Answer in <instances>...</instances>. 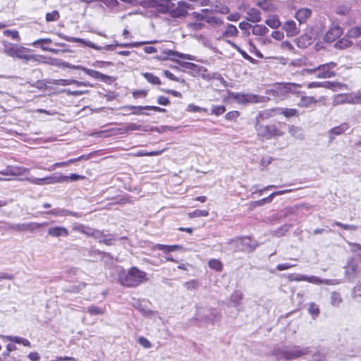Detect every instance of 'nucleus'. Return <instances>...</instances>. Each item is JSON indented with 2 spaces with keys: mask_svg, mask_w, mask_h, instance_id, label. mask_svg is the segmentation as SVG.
Here are the masks:
<instances>
[{
  "mask_svg": "<svg viewBox=\"0 0 361 361\" xmlns=\"http://www.w3.org/2000/svg\"><path fill=\"white\" fill-rule=\"evenodd\" d=\"M118 276L121 284L127 287H136L148 280L147 274L135 267H131L127 273H120Z\"/></svg>",
  "mask_w": 361,
  "mask_h": 361,
  "instance_id": "nucleus-1",
  "label": "nucleus"
},
{
  "mask_svg": "<svg viewBox=\"0 0 361 361\" xmlns=\"http://www.w3.org/2000/svg\"><path fill=\"white\" fill-rule=\"evenodd\" d=\"M2 43L4 45L3 52L11 57L24 59L27 61L32 60L38 62H42V59H44L43 56L27 55V49L25 47H20L7 41H3Z\"/></svg>",
  "mask_w": 361,
  "mask_h": 361,
  "instance_id": "nucleus-2",
  "label": "nucleus"
},
{
  "mask_svg": "<svg viewBox=\"0 0 361 361\" xmlns=\"http://www.w3.org/2000/svg\"><path fill=\"white\" fill-rule=\"evenodd\" d=\"M274 355L278 360H293L310 355L311 350L310 347L295 346L293 348L277 349L274 351Z\"/></svg>",
  "mask_w": 361,
  "mask_h": 361,
  "instance_id": "nucleus-3",
  "label": "nucleus"
},
{
  "mask_svg": "<svg viewBox=\"0 0 361 361\" xmlns=\"http://www.w3.org/2000/svg\"><path fill=\"white\" fill-rule=\"evenodd\" d=\"M336 66L334 62H330L326 64L319 65L312 69H304L303 71L309 73H315L317 78H329L335 75L332 71Z\"/></svg>",
  "mask_w": 361,
  "mask_h": 361,
  "instance_id": "nucleus-4",
  "label": "nucleus"
},
{
  "mask_svg": "<svg viewBox=\"0 0 361 361\" xmlns=\"http://www.w3.org/2000/svg\"><path fill=\"white\" fill-rule=\"evenodd\" d=\"M231 99H233L236 102L242 104L250 103H259L263 101V97L254 94H243V93H231L230 94Z\"/></svg>",
  "mask_w": 361,
  "mask_h": 361,
  "instance_id": "nucleus-5",
  "label": "nucleus"
},
{
  "mask_svg": "<svg viewBox=\"0 0 361 361\" xmlns=\"http://www.w3.org/2000/svg\"><path fill=\"white\" fill-rule=\"evenodd\" d=\"M257 134L259 136L270 139L271 137L276 135H281L280 130L275 125L270 126H259L257 128Z\"/></svg>",
  "mask_w": 361,
  "mask_h": 361,
  "instance_id": "nucleus-6",
  "label": "nucleus"
},
{
  "mask_svg": "<svg viewBox=\"0 0 361 361\" xmlns=\"http://www.w3.org/2000/svg\"><path fill=\"white\" fill-rule=\"evenodd\" d=\"M46 223H37V222H30L25 224H18L11 225L10 228L15 230L16 231H30L34 232L35 231L39 229L42 226L45 225Z\"/></svg>",
  "mask_w": 361,
  "mask_h": 361,
  "instance_id": "nucleus-7",
  "label": "nucleus"
},
{
  "mask_svg": "<svg viewBox=\"0 0 361 361\" xmlns=\"http://www.w3.org/2000/svg\"><path fill=\"white\" fill-rule=\"evenodd\" d=\"M300 87V85L295 83H284V84H279L275 90L277 95L284 94L288 92L290 93H296L298 92V89Z\"/></svg>",
  "mask_w": 361,
  "mask_h": 361,
  "instance_id": "nucleus-8",
  "label": "nucleus"
},
{
  "mask_svg": "<svg viewBox=\"0 0 361 361\" xmlns=\"http://www.w3.org/2000/svg\"><path fill=\"white\" fill-rule=\"evenodd\" d=\"M300 25H297L296 23L293 20L285 22L282 26L283 30L286 32L287 37H295L300 33Z\"/></svg>",
  "mask_w": 361,
  "mask_h": 361,
  "instance_id": "nucleus-9",
  "label": "nucleus"
},
{
  "mask_svg": "<svg viewBox=\"0 0 361 361\" xmlns=\"http://www.w3.org/2000/svg\"><path fill=\"white\" fill-rule=\"evenodd\" d=\"M343 33V29L338 26L332 25L324 35V40L327 42H331L338 38Z\"/></svg>",
  "mask_w": 361,
  "mask_h": 361,
  "instance_id": "nucleus-10",
  "label": "nucleus"
},
{
  "mask_svg": "<svg viewBox=\"0 0 361 361\" xmlns=\"http://www.w3.org/2000/svg\"><path fill=\"white\" fill-rule=\"evenodd\" d=\"M47 234L54 238L67 237L69 235L68 229L61 226H51L47 230Z\"/></svg>",
  "mask_w": 361,
  "mask_h": 361,
  "instance_id": "nucleus-11",
  "label": "nucleus"
},
{
  "mask_svg": "<svg viewBox=\"0 0 361 361\" xmlns=\"http://www.w3.org/2000/svg\"><path fill=\"white\" fill-rule=\"evenodd\" d=\"M163 56H157L156 59L159 60H166L171 57L177 56L181 59H186L189 60H192L193 59L190 55L180 54L177 51L171 50V49H164L162 51Z\"/></svg>",
  "mask_w": 361,
  "mask_h": 361,
  "instance_id": "nucleus-12",
  "label": "nucleus"
},
{
  "mask_svg": "<svg viewBox=\"0 0 361 361\" xmlns=\"http://www.w3.org/2000/svg\"><path fill=\"white\" fill-rule=\"evenodd\" d=\"M25 180L35 185L53 184L56 183H60L61 180H57L56 176H47L42 178L30 177L26 178Z\"/></svg>",
  "mask_w": 361,
  "mask_h": 361,
  "instance_id": "nucleus-13",
  "label": "nucleus"
},
{
  "mask_svg": "<svg viewBox=\"0 0 361 361\" xmlns=\"http://www.w3.org/2000/svg\"><path fill=\"white\" fill-rule=\"evenodd\" d=\"M188 4L179 1L176 7L171 10V15L174 18L185 16L188 14Z\"/></svg>",
  "mask_w": 361,
  "mask_h": 361,
  "instance_id": "nucleus-14",
  "label": "nucleus"
},
{
  "mask_svg": "<svg viewBox=\"0 0 361 361\" xmlns=\"http://www.w3.org/2000/svg\"><path fill=\"white\" fill-rule=\"evenodd\" d=\"M73 230L75 231L85 233L87 235H94L95 238H100L101 233L99 232L94 233L90 228L86 227L85 226L80 224H74L72 226Z\"/></svg>",
  "mask_w": 361,
  "mask_h": 361,
  "instance_id": "nucleus-15",
  "label": "nucleus"
},
{
  "mask_svg": "<svg viewBox=\"0 0 361 361\" xmlns=\"http://www.w3.org/2000/svg\"><path fill=\"white\" fill-rule=\"evenodd\" d=\"M348 129L349 126L347 123H343L341 125L331 128L329 132L330 140H334L335 135H342Z\"/></svg>",
  "mask_w": 361,
  "mask_h": 361,
  "instance_id": "nucleus-16",
  "label": "nucleus"
},
{
  "mask_svg": "<svg viewBox=\"0 0 361 361\" xmlns=\"http://www.w3.org/2000/svg\"><path fill=\"white\" fill-rule=\"evenodd\" d=\"M351 94H340L334 97L333 100L334 105H339L343 104H352Z\"/></svg>",
  "mask_w": 361,
  "mask_h": 361,
  "instance_id": "nucleus-17",
  "label": "nucleus"
},
{
  "mask_svg": "<svg viewBox=\"0 0 361 361\" xmlns=\"http://www.w3.org/2000/svg\"><path fill=\"white\" fill-rule=\"evenodd\" d=\"M64 39H66L68 42H80L81 44H83L85 46H87L89 47H91L92 49H94L96 50H101L102 47H99L94 43L91 42L90 41H86L84 39L78 38V37H63Z\"/></svg>",
  "mask_w": 361,
  "mask_h": 361,
  "instance_id": "nucleus-18",
  "label": "nucleus"
},
{
  "mask_svg": "<svg viewBox=\"0 0 361 361\" xmlns=\"http://www.w3.org/2000/svg\"><path fill=\"white\" fill-rule=\"evenodd\" d=\"M0 338H1L4 341H12L16 343L22 344L24 346L30 347V342L24 338L20 337V336H4V335H0Z\"/></svg>",
  "mask_w": 361,
  "mask_h": 361,
  "instance_id": "nucleus-19",
  "label": "nucleus"
},
{
  "mask_svg": "<svg viewBox=\"0 0 361 361\" xmlns=\"http://www.w3.org/2000/svg\"><path fill=\"white\" fill-rule=\"evenodd\" d=\"M246 13L247 15V20L248 21H250L252 23H258L261 21L262 18L259 10L255 8H251L247 9Z\"/></svg>",
  "mask_w": 361,
  "mask_h": 361,
  "instance_id": "nucleus-20",
  "label": "nucleus"
},
{
  "mask_svg": "<svg viewBox=\"0 0 361 361\" xmlns=\"http://www.w3.org/2000/svg\"><path fill=\"white\" fill-rule=\"evenodd\" d=\"M256 4L263 11L267 12L274 11L276 9V5L271 0H259Z\"/></svg>",
  "mask_w": 361,
  "mask_h": 361,
  "instance_id": "nucleus-21",
  "label": "nucleus"
},
{
  "mask_svg": "<svg viewBox=\"0 0 361 361\" xmlns=\"http://www.w3.org/2000/svg\"><path fill=\"white\" fill-rule=\"evenodd\" d=\"M312 11L308 8H301L295 13V18L299 22V25L306 21L311 16Z\"/></svg>",
  "mask_w": 361,
  "mask_h": 361,
  "instance_id": "nucleus-22",
  "label": "nucleus"
},
{
  "mask_svg": "<svg viewBox=\"0 0 361 361\" xmlns=\"http://www.w3.org/2000/svg\"><path fill=\"white\" fill-rule=\"evenodd\" d=\"M269 32V29L263 24H255L252 27V33L256 36L264 37Z\"/></svg>",
  "mask_w": 361,
  "mask_h": 361,
  "instance_id": "nucleus-23",
  "label": "nucleus"
},
{
  "mask_svg": "<svg viewBox=\"0 0 361 361\" xmlns=\"http://www.w3.org/2000/svg\"><path fill=\"white\" fill-rule=\"evenodd\" d=\"M82 71L86 73L88 75H90V77L92 78H94L95 79H98V80H103V81H106V79H109L110 77L106 75H104L99 71H94V70H92V69H89V68H82Z\"/></svg>",
  "mask_w": 361,
  "mask_h": 361,
  "instance_id": "nucleus-24",
  "label": "nucleus"
},
{
  "mask_svg": "<svg viewBox=\"0 0 361 361\" xmlns=\"http://www.w3.org/2000/svg\"><path fill=\"white\" fill-rule=\"evenodd\" d=\"M29 169L21 167L8 169L6 171H0V173L3 175L20 176L27 173Z\"/></svg>",
  "mask_w": 361,
  "mask_h": 361,
  "instance_id": "nucleus-25",
  "label": "nucleus"
},
{
  "mask_svg": "<svg viewBox=\"0 0 361 361\" xmlns=\"http://www.w3.org/2000/svg\"><path fill=\"white\" fill-rule=\"evenodd\" d=\"M316 103L317 100L314 97L302 96L298 102V106L302 108H308Z\"/></svg>",
  "mask_w": 361,
  "mask_h": 361,
  "instance_id": "nucleus-26",
  "label": "nucleus"
},
{
  "mask_svg": "<svg viewBox=\"0 0 361 361\" xmlns=\"http://www.w3.org/2000/svg\"><path fill=\"white\" fill-rule=\"evenodd\" d=\"M278 114H283L286 118L297 117L299 113L295 109L279 108L278 109Z\"/></svg>",
  "mask_w": 361,
  "mask_h": 361,
  "instance_id": "nucleus-27",
  "label": "nucleus"
},
{
  "mask_svg": "<svg viewBox=\"0 0 361 361\" xmlns=\"http://www.w3.org/2000/svg\"><path fill=\"white\" fill-rule=\"evenodd\" d=\"M265 23L272 29H276L281 26V22L277 16H270L265 20Z\"/></svg>",
  "mask_w": 361,
  "mask_h": 361,
  "instance_id": "nucleus-28",
  "label": "nucleus"
},
{
  "mask_svg": "<svg viewBox=\"0 0 361 361\" xmlns=\"http://www.w3.org/2000/svg\"><path fill=\"white\" fill-rule=\"evenodd\" d=\"M83 178H84V176H80L78 174H75V173H72L70 176L60 175L59 176H57V180H61L60 183L76 181V180H81Z\"/></svg>",
  "mask_w": 361,
  "mask_h": 361,
  "instance_id": "nucleus-29",
  "label": "nucleus"
},
{
  "mask_svg": "<svg viewBox=\"0 0 361 361\" xmlns=\"http://www.w3.org/2000/svg\"><path fill=\"white\" fill-rule=\"evenodd\" d=\"M238 34V30L237 27L231 24H228L226 26V29L223 32V35L224 37H235Z\"/></svg>",
  "mask_w": 361,
  "mask_h": 361,
  "instance_id": "nucleus-30",
  "label": "nucleus"
},
{
  "mask_svg": "<svg viewBox=\"0 0 361 361\" xmlns=\"http://www.w3.org/2000/svg\"><path fill=\"white\" fill-rule=\"evenodd\" d=\"M352 42L347 37H343L335 44V47L338 49H344L350 47Z\"/></svg>",
  "mask_w": 361,
  "mask_h": 361,
  "instance_id": "nucleus-31",
  "label": "nucleus"
},
{
  "mask_svg": "<svg viewBox=\"0 0 361 361\" xmlns=\"http://www.w3.org/2000/svg\"><path fill=\"white\" fill-rule=\"evenodd\" d=\"M278 114V109H270L262 111L259 113V117L262 120L268 119Z\"/></svg>",
  "mask_w": 361,
  "mask_h": 361,
  "instance_id": "nucleus-32",
  "label": "nucleus"
},
{
  "mask_svg": "<svg viewBox=\"0 0 361 361\" xmlns=\"http://www.w3.org/2000/svg\"><path fill=\"white\" fill-rule=\"evenodd\" d=\"M208 266L209 267V268L218 271H221L223 268V264L221 262L216 259H210L208 262Z\"/></svg>",
  "mask_w": 361,
  "mask_h": 361,
  "instance_id": "nucleus-33",
  "label": "nucleus"
},
{
  "mask_svg": "<svg viewBox=\"0 0 361 361\" xmlns=\"http://www.w3.org/2000/svg\"><path fill=\"white\" fill-rule=\"evenodd\" d=\"M209 214V212L207 210H202V209H196L192 212L188 214V216L190 219L202 217V216H207Z\"/></svg>",
  "mask_w": 361,
  "mask_h": 361,
  "instance_id": "nucleus-34",
  "label": "nucleus"
},
{
  "mask_svg": "<svg viewBox=\"0 0 361 361\" xmlns=\"http://www.w3.org/2000/svg\"><path fill=\"white\" fill-rule=\"evenodd\" d=\"M48 214H51L54 216H67V215H74L73 212L67 209H52L46 212Z\"/></svg>",
  "mask_w": 361,
  "mask_h": 361,
  "instance_id": "nucleus-35",
  "label": "nucleus"
},
{
  "mask_svg": "<svg viewBox=\"0 0 361 361\" xmlns=\"http://www.w3.org/2000/svg\"><path fill=\"white\" fill-rule=\"evenodd\" d=\"M342 298L338 293L334 292L331 295V303L332 305L338 307L342 302Z\"/></svg>",
  "mask_w": 361,
  "mask_h": 361,
  "instance_id": "nucleus-36",
  "label": "nucleus"
},
{
  "mask_svg": "<svg viewBox=\"0 0 361 361\" xmlns=\"http://www.w3.org/2000/svg\"><path fill=\"white\" fill-rule=\"evenodd\" d=\"M145 78L150 83L154 84V85H159L161 84V81L159 78L157 76L154 75L152 73H145L143 74Z\"/></svg>",
  "mask_w": 361,
  "mask_h": 361,
  "instance_id": "nucleus-37",
  "label": "nucleus"
},
{
  "mask_svg": "<svg viewBox=\"0 0 361 361\" xmlns=\"http://www.w3.org/2000/svg\"><path fill=\"white\" fill-rule=\"evenodd\" d=\"M87 312L91 315H99L104 314V309L99 307L97 306L91 305L87 308Z\"/></svg>",
  "mask_w": 361,
  "mask_h": 361,
  "instance_id": "nucleus-38",
  "label": "nucleus"
},
{
  "mask_svg": "<svg viewBox=\"0 0 361 361\" xmlns=\"http://www.w3.org/2000/svg\"><path fill=\"white\" fill-rule=\"evenodd\" d=\"M204 24L200 22L189 23L187 25L188 30L191 31H197L203 28Z\"/></svg>",
  "mask_w": 361,
  "mask_h": 361,
  "instance_id": "nucleus-39",
  "label": "nucleus"
},
{
  "mask_svg": "<svg viewBox=\"0 0 361 361\" xmlns=\"http://www.w3.org/2000/svg\"><path fill=\"white\" fill-rule=\"evenodd\" d=\"M361 36V28L355 27L351 28L348 32V37L350 38H357Z\"/></svg>",
  "mask_w": 361,
  "mask_h": 361,
  "instance_id": "nucleus-40",
  "label": "nucleus"
},
{
  "mask_svg": "<svg viewBox=\"0 0 361 361\" xmlns=\"http://www.w3.org/2000/svg\"><path fill=\"white\" fill-rule=\"evenodd\" d=\"M243 298V294L242 292L237 290L235 291L231 296V300L235 304L238 305L241 300Z\"/></svg>",
  "mask_w": 361,
  "mask_h": 361,
  "instance_id": "nucleus-41",
  "label": "nucleus"
},
{
  "mask_svg": "<svg viewBox=\"0 0 361 361\" xmlns=\"http://www.w3.org/2000/svg\"><path fill=\"white\" fill-rule=\"evenodd\" d=\"M207 10L202 9V13L193 12L190 14V16L192 19H195L197 20H206L207 16L204 14Z\"/></svg>",
  "mask_w": 361,
  "mask_h": 361,
  "instance_id": "nucleus-42",
  "label": "nucleus"
},
{
  "mask_svg": "<svg viewBox=\"0 0 361 361\" xmlns=\"http://www.w3.org/2000/svg\"><path fill=\"white\" fill-rule=\"evenodd\" d=\"M205 21L213 25H220L223 24V21L220 18L215 16H207Z\"/></svg>",
  "mask_w": 361,
  "mask_h": 361,
  "instance_id": "nucleus-43",
  "label": "nucleus"
},
{
  "mask_svg": "<svg viewBox=\"0 0 361 361\" xmlns=\"http://www.w3.org/2000/svg\"><path fill=\"white\" fill-rule=\"evenodd\" d=\"M115 240V238L112 235H104L102 238L99 239V242L100 243H104L107 245H111L114 244V241Z\"/></svg>",
  "mask_w": 361,
  "mask_h": 361,
  "instance_id": "nucleus-44",
  "label": "nucleus"
},
{
  "mask_svg": "<svg viewBox=\"0 0 361 361\" xmlns=\"http://www.w3.org/2000/svg\"><path fill=\"white\" fill-rule=\"evenodd\" d=\"M59 18V13L56 11H53L47 13L46 15V20L47 22L56 21Z\"/></svg>",
  "mask_w": 361,
  "mask_h": 361,
  "instance_id": "nucleus-45",
  "label": "nucleus"
},
{
  "mask_svg": "<svg viewBox=\"0 0 361 361\" xmlns=\"http://www.w3.org/2000/svg\"><path fill=\"white\" fill-rule=\"evenodd\" d=\"M52 43V40L49 38H43V39H39L36 41H35L33 43H32V45L34 47H37V46H42V45H44L46 47H47V45L49 44Z\"/></svg>",
  "mask_w": 361,
  "mask_h": 361,
  "instance_id": "nucleus-46",
  "label": "nucleus"
},
{
  "mask_svg": "<svg viewBox=\"0 0 361 361\" xmlns=\"http://www.w3.org/2000/svg\"><path fill=\"white\" fill-rule=\"evenodd\" d=\"M308 312L314 317L318 316L320 313L319 308L314 302L309 305Z\"/></svg>",
  "mask_w": 361,
  "mask_h": 361,
  "instance_id": "nucleus-47",
  "label": "nucleus"
},
{
  "mask_svg": "<svg viewBox=\"0 0 361 361\" xmlns=\"http://www.w3.org/2000/svg\"><path fill=\"white\" fill-rule=\"evenodd\" d=\"M350 11V8L347 5H341L337 7L336 13L339 15H348Z\"/></svg>",
  "mask_w": 361,
  "mask_h": 361,
  "instance_id": "nucleus-48",
  "label": "nucleus"
},
{
  "mask_svg": "<svg viewBox=\"0 0 361 361\" xmlns=\"http://www.w3.org/2000/svg\"><path fill=\"white\" fill-rule=\"evenodd\" d=\"M130 108L131 109H149V110H154L155 111H159V112H165L166 111L165 109H162L161 107L156 106H145L144 107H142V106H131Z\"/></svg>",
  "mask_w": 361,
  "mask_h": 361,
  "instance_id": "nucleus-49",
  "label": "nucleus"
},
{
  "mask_svg": "<svg viewBox=\"0 0 361 361\" xmlns=\"http://www.w3.org/2000/svg\"><path fill=\"white\" fill-rule=\"evenodd\" d=\"M4 35L6 36H10L15 40H20L19 33L16 30H6L4 31Z\"/></svg>",
  "mask_w": 361,
  "mask_h": 361,
  "instance_id": "nucleus-50",
  "label": "nucleus"
},
{
  "mask_svg": "<svg viewBox=\"0 0 361 361\" xmlns=\"http://www.w3.org/2000/svg\"><path fill=\"white\" fill-rule=\"evenodd\" d=\"M164 152V150H160V151H153V152H145V151H139L137 153V155L139 156V157H142V156H157V155H160L162 154V152Z\"/></svg>",
  "mask_w": 361,
  "mask_h": 361,
  "instance_id": "nucleus-51",
  "label": "nucleus"
},
{
  "mask_svg": "<svg viewBox=\"0 0 361 361\" xmlns=\"http://www.w3.org/2000/svg\"><path fill=\"white\" fill-rule=\"evenodd\" d=\"M184 286L187 288L188 290H195L198 286V283L197 281L192 280L188 282H185L184 283Z\"/></svg>",
  "mask_w": 361,
  "mask_h": 361,
  "instance_id": "nucleus-52",
  "label": "nucleus"
},
{
  "mask_svg": "<svg viewBox=\"0 0 361 361\" xmlns=\"http://www.w3.org/2000/svg\"><path fill=\"white\" fill-rule=\"evenodd\" d=\"M225 111L226 108L224 106H214L212 113L216 116H219L223 114Z\"/></svg>",
  "mask_w": 361,
  "mask_h": 361,
  "instance_id": "nucleus-53",
  "label": "nucleus"
},
{
  "mask_svg": "<svg viewBox=\"0 0 361 361\" xmlns=\"http://www.w3.org/2000/svg\"><path fill=\"white\" fill-rule=\"evenodd\" d=\"M273 197L270 195L269 197L263 198L260 200L256 201L254 202L255 206H262L266 203H269L272 201Z\"/></svg>",
  "mask_w": 361,
  "mask_h": 361,
  "instance_id": "nucleus-54",
  "label": "nucleus"
},
{
  "mask_svg": "<svg viewBox=\"0 0 361 361\" xmlns=\"http://www.w3.org/2000/svg\"><path fill=\"white\" fill-rule=\"evenodd\" d=\"M336 226L341 227L342 228L345 230H349V231H355L357 228L356 226L354 225H349V224H343L339 221H336L334 223Z\"/></svg>",
  "mask_w": 361,
  "mask_h": 361,
  "instance_id": "nucleus-55",
  "label": "nucleus"
},
{
  "mask_svg": "<svg viewBox=\"0 0 361 361\" xmlns=\"http://www.w3.org/2000/svg\"><path fill=\"white\" fill-rule=\"evenodd\" d=\"M138 342L145 348H150L152 347V344L145 337H140Z\"/></svg>",
  "mask_w": 361,
  "mask_h": 361,
  "instance_id": "nucleus-56",
  "label": "nucleus"
},
{
  "mask_svg": "<svg viewBox=\"0 0 361 361\" xmlns=\"http://www.w3.org/2000/svg\"><path fill=\"white\" fill-rule=\"evenodd\" d=\"M352 104H360L361 103V92H357L355 93H352Z\"/></svg>",
  "mask_w": 361,
  "mask_h": 361,
  "instance_id": "nucleus-57",
  "label": "nucleus"
},
{
  "mask_svg": "<svg viewBox=\"0 0 361 361\" xmlns=\"http://www.w3.org/2000/svg\"><path fill=\"white\" fill-rule=\"evenodd\" d=\"M204 312H210L209 310H204V309H202V310H200L198 311V314L197 315L200 317V319L204 322H209V317L207 316V314H204Z\"/></svg>",
  "mask_w": 361,
  "mask_h": 361,
  "instance_id": "nucleus-58",
  "label": "nucleus"
},
{
  "mask_svg": "<svg viewBox=\"0 0 361 361\" xmlns=\"http://www.w3.org/2000/svg\"><path fill=\"white\" fill-rule=\"evenodd\" d=\"M249 45L250 47V51L252 53H255L256 56L260 59L263 58V55L257 50V47L252 42H249Z\"/></svg>",
  "mask_w": 361,
  "mask_h": 361,
  "instance_id": "nucleus-59",
  "label": "nucleus"
},
{
  "mask_svg": "<svg viewBox=\"0 0 361 361\" xmlns=\"http://www.w3.org/2000/svg\"><path fill=\"white\" fill-rule=\"evenodd\" d=\"M215 10L216 12H219L222 14H226V13H228V12H229V8L227 6H219L216 5Z\"/></svg>",
  "mask_w": 361,
  "mask_h": 361,
  "instance_id": "nucleus-60",
  "label": "nucleus"
},
{
  "mask_svg": "<svg viewBox=\"0 0 361 361\" xmlns=\"http://www.w3.org/2000/svg\"><path fill=\"white\" fill-rule=\"evenodd\" d=\"M295 266V264H291L290 263L280 264L276 266V269L279 271H283V270L288 269Z\"/></svg>",
  "mask_w": 361,
  "mask_h": 361,
  "instance_id": "nucleus-61",
  "label": "nucleus"
},
{
  "mask_svg": "<svg viewBox=\"0 0 361 361\" xmlns=\"http://www.w3.org/2000/svg\"><path fill=\"white\" fill-rule=\"evenodd\" d=\"M271 35V37L279 41L282 40L284 37L283 32L281 31H274Z\"/></svg>",
  "mask_w": 361,
  "mask_h": 361,
  "instance_id": "nucleus-62",
  "label": "nucleus"
},
{
  "mask_svg": "<svg viewBox=\"0 0 361 361\" xmlns=\"http://www.w3.org/2000/svg\"><path fill=\"white\" fill-rule=\"evenodd\" d=\"M307 281L314 284H322V279L317 276H307Z\"/></svg>",
  "mask_w": 361,
  "mask_h": 361,
  "instance_id": "nucleus-63",
  "label": "nucleus"
},
{
  "mask_svg": "<svg viewBox=\"0 0 361 361\" xmlns=\"http://www.w3.org/2000/svg\"><path fill=\"white\" fill-rule=\"evenodd\" d=\"M157 102L159 104L166 106L169 104V99L164 96H161L158 98Z\"/></svg>",
  "mask_w": 361,
  "mask_h": 361,
  "instance_id": "nucleus-64",
  "label": "nucleus"
}]
</instances>
